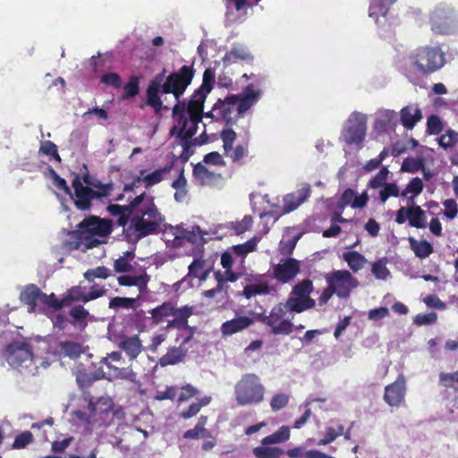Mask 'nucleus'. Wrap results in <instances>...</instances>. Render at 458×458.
Returning a JSON list of instances; mask_svg holds the SVG:
<instances>
[{"label":"nucleus","instance_id":"obj_1","mask_svg":"<svg viewBox=\"0 0 458 458\" xmlns=\"http://www.w3.org/2000/svg\"><path fill=\"white\" fill-rule=\"evenodd\" d=\"M193 64L191 65H182L178 71L171 72L165 77L166 69L164 68L148 83L146 89V105L159 113L162 109H168L163 106L160 94H173L177 103H182L180 98L191 84L195 76ZM182 103H185L184 101ZM185 106V114L189 115L188 127L198 130V124L204 117V109L189 103ZM187 117V115H185Z\"/></svg>","mask_w":458,"mask_h":458},{"label":"nucleus","instance_id":"obj_2","mask_svg":"<svg viewBox=\"0 0 458 458\" xmlns=\"http://www.w3.org/2000/svg\"><path fill=\"white\" fill-rule=\"evenodd\" d=\"M165 219L154 199L149 198L131 217L127 229L123 230L125 237L128 241L138 242L148 235L159 233Z\"/></svg>","mask_w":458,"mask_h":458},{"label":"nucleus","instance_id":"obj_3","mask_svg":"<svg viewBox=\"0 0 458 458\" xmlns=\"http://www.w3.org/2000/svg\"><path fill=\"white\" fill-rule=\"evenodd\" d=\"M257 98L258 91L248 86L241 94L228 95L223 100L219 98L215 103V110H218L216 121L234 124L255 104Z\"/></svg>","mask_w":458,"mask_h":458},{"label":"nucleus","instance_id":"obj_4","mask_svg":"<svg viewBox=\"0 0 458 458\" xmlns=\"http://www.w3.org/2000/svg\"><path fill=\"white\" fill-rule=\"evenodd\" d=\"M173 119L174 124L170 129V135L179 140V144L182 147L181 158L188 160L192 155L191 147L194 146L192 137L196 134L197 130L194 128H187L189 122L185 116L184 103H176L173 107Z\"/></svg>","mask_w":458,"mask_h":458},{"label":"nucleus","instance_id":"obj_5","mask_svg":"<svg viewBox=\"0 0 458 458\" xmlns=\"http://www.w3.org/2000/svg\"><path fill=\"white\" fill-rule=\"evenodd\" d=\"M300 272V263L294 259H287L274 267V277L259 276V295L276 294L278 282L286 284L293 280Z\"/></svg>","mask_w":458,"mask_h":458},{"label":"nucleus","instance_id":"obj_6","mask_svg":"<svg viewBox=\"0 0 458 458\" xmlns=\"http://www.w3.org/2000/svg\"><path fill=\"white\" fill-rule=\"evenodd\" d=\"M411 63L422 72H433L445 64L443 51L437 47L416 49L410 55Z\"/></svg>","mask_w":458,"mask_h":458},{"label":"nucleus","instance_id":"obj_7","mask_svg":"<svg viewBox=\"0 0 458 458\" xmlns=\"http://www.w3.org/2000/svg\"><path fill=\"white\" fill-rule=\"evenodd\" d=\"M367 120L365 114L352 112L344 123L342 139L349 145L360 147L367 134Z\"/></svg>","mask_w":458,"mask_h":458},{"label":"nucleus","instance_id":"obj_8","mask_svg":"<svg viewBox=\"0 0 458 458\" xmlns=\"http://www.w3.org/2000/svg\"><path fill=\"white\" fill-rule=\"evenodd\" d=\"M313 290V284L310 279H305L294 285L286 302L290 311L301 313L306 310L312 309L316 302L310 298Z\"/></svg>","mask_w":458,"mask_h":458},{"label":"nucleus","instance_id":"obj_9","mask_svg":"<svg viewBox=\"0 0 458 458\" xmlns=\"http://www.w3.org/2000/svg\"><path fill=\"white\" fill-rule=\"evenodd\" d=\"M294 311H290L284 303L274 307L267 319V325L275 335H288L293 332V325L291 320L293 318Z\"/></svg>","mask_w":458,"mask_h":458},{"label":"nucleus","instance_id":"obj_10","mask_svg":"<svg viewBox=\"0 0 458 458\" xmlns=\"http://www.w3.org/2000/svg\"><path fill=\"white\" fill-rule=\"evenodd\" d=\"M325 278L339 298L349 297L351 292L359 284L358 280L347 270L334 271L327 274Z\"/></svg>","mask_w":458,"mask_h":458},{"label":"nucleus","instance_id":"obj_11","mask_svg":"<svg viewBox=\"0 0 458 458\" xmlns=\"http://www.w3.org/2000/svg\"><path fill=\"white\" fill-rule=\"evenodd\" d=\"M72 187L74 192H72L70 198L73 200L75 208L81 211L89 210L92 206V200L97 199L94 195V190L89 186H84L81 181V176L77 174L72 181Z\"/></svg>","mask_w":458,"mask_h":458},{"label":"nucleus","instance_id":"obj_12","mask_svg":"<svg viewBox=\"0 0 458 458\" xmlns=\"http://www.w3.org/2000/svg\"><path fill=\"white\" fill-rule=\"evenodd\" d=\"M236 399L240 404H247L257 401L258 377L248 374L235 386Z\"/></svg>","mask_w":458,"mask_h":458},{"label":"nucleus","instance_id":"obj_13","mask_svg":"<svg viewBox=\"0 0 458 458\" xmlns=\"http://www.w3.org/2000/svg\"><path fill=\"white\" fill-rule=\"evenodd\" d=\"M6 360L12 366H20L32 359L31 346L25 341L13 342L6 346Z\"/></svg>","mask_w":458,"mask_h":458},{"label":"nucleus","instance_id":"obj_14","mask_svg":"<svg viewBox=\"0 0 458 458\" xmlns=\"http://www.w3.org/2000/svg\"><path fill=\"white\" fill-rule=\"evenodd\" d=\"M454 21V10L448 6H438L431 13L432 30L437 33H447Z\"/></svg>","mask_w":458,"mask_h":458},{"label":"nucleus","instance_id":"obj_15","mask_svg":"<svg viewBox=\"0 0 458 458\" xmlns=\"http://www.w3.org/2000/svg\"><path fill=\"white\" fill-rule=\"evenodd\" d=\"M406 394V380L403 375H399L396 380L385 387L384 400L393 407L401 405Z\"/></svg>","mask_w":458,"mask_h":458},{"label":"nucleus","instance_id":"obj_16","mask_svg":"<svg viewBox=\"0 0 458 458\" xmlns=\"http://www.w3.org/2000/svg\"><path fill=\"white\" fill-rule=\"evenodd\" d=\"M250 315L236 316L234 318L224 322L220 327L222 335L224 336L232 335L253 326L258 316L254 311H250Z\"/></svg>","mask_w":458,"mask_h":458},{"label":"nucleus","instance_id":"obj_17","mask_svg":"<svg viewBox=\"0 0 458 458\" xmlns=\"http://www.w3.org/2000/svg\"><path fill=\"white\" fill-rule=\"evenodd\" d=\"M79 227L99 237H107L112 232V222L96 216H90L84 218L80 223Z\"/></svg>","mask_w":458,"mask_h":458},{"label":"nucleus","instance_id":"obj_18","mask_svg":"<svg viewBox=\"0 0 458 458\" xmlns=\"http://www.w3.org/2000/svg\"><path fill=\"white\" fill-rule=\"evenodd\" d=\"M310 195V186L308 183L292 193L286 194L283 199V213H290L301 206Z\"/></svg>","mask_w":458,"mask_h":458},{"label":"nucleus","instance_id":"obj_19","mask_svg":"<svg viewBox=\"0 0 458 458\" xmlns=\"http://www.w3.org/2000/svg\"><path fill=\"white\" fill-rule=\"evenodd\" d=\"M398 124V114L390 109H381L376 114L375 129L379 132H389L395 130Z\"/></svg>","mask_w":458,"mask_h":458},{"label":"nucleus","instance_id":"obj_20","mask_svg":"<svg viewBox=\"0 0 458 458\" xmlns=\"http://www.w3.org/2000/svg\"><path fill=\"white\" fill-rule=\"evenodd\" d=\"M194 313V307L190 305H184L179 308L178 311L175 315H174V318L167 321L165 329H178L180 331L184 330L189 327V318Z\"/></svg>","mask_w":458,"mask_h":458},{"label":"nucleus","instance_id":"obj_21","mask_svg":"<svg viewBox=\"0 0 458 458\" xmlns=\"http://www.w3.org/2000/svg\"><path fill=\"white\" fill-rule=\"evenodd\" d=\"M422 117V112L417 104H410L400 111L401 123L407 130H412Z\"/></svg>","mask_w":458,"mask_h":458},{"label":"nucleus","instance_id":"obj_22","mask_svg":"<svg viewBox=\"0 0 458 458\" xmlns=\"http://www.w3.org/2000/svg\"><path fill=\"white\" fill-rule=\"evenodd\" d=\"M43 292L34 284H30L24 287L20 294V300L28 305L30 312L37 310L38 303L41 304Z\"/></svg>","mask_w":458,"mask_h":458},{"label":"nucleus","instance_id":"obj_23","mask_svg":"<svg viewBox=\"0 0 458 458\" xmlns=\"http://www.w3.org/2000/svg\"><path fill=\"white\" fill-rule=\"evenodd\" d=\"M97 236V234H93L79 227L77 231L72 233V238L75 239L74 248L86 250L98 246L101 241H99Z\"/></svg>","mask_w":458,"mask_h":458},{"label":"nucleus","instance_id":"obj_24","mask_svg":"<svg viewBox=\"0 0 458 458\" xmlns=\"http://www.w3.org/2000/svg\"><path fill=\"white\" fill-rule=\"evenodd\" d=\"M178 310L179 308H176L175 303L173 301L163 302L162 304L149 310L152 323L155 325H159L165 322L168 317H173L175 315Z\"/></svg>","mask_w":458,"mask_h":458},{"label":"nucleus","instance_id":"obj_25","mask_svg":"<svg viewBox=\"0 0 458 458\" xmlns=\"http://www.w3.org/2000/svg\"><path fill=\"white\" fill-rule=\"evenodd\" d=\"M119 348L123 350L131 360H135L142 352V344L138 335L124 336L119 343Z\"/></svg>","mask_w":458,"mask_h":458},{"label":"nucleus","instance_id":"obj_26","mask_svg":"<svg viewBox=\"0 0 458 458\" xmlns=\"http://www.w3.org/2000/svg\"><path fill=\"white\" fill-rule=\"evenodd\" d=\"M149 276L144 272L138 276L122 275L117 277V282L121 286H136L140 293L147 290Z\"/></svg>","mask_w":458,"mask_h":458},{"label":"nucleus","instance_id":"obj_27","mask_svg":"<svg viewBox=\"0 0 458 458\" xmlns=\"http://www.w3.org/2000/svg\"><path fill=\"white\" fill-rule=\"evenodd\" d=\"M186 354L187 351L185 348H182V346L171 347L167 350L166 353L159 359L158 364L161 367L177 364L183 360Z\"/></svg>","mask_w":458,"mask_h":458},{"label":"nucleus","instance_id":"obj_28","mask_svg":"<svg viewBox=\"0 0 458 458\" xmlns=\"http://www.w3.org/2000/svg\"><path fill=\"white\" fill-rule=\"evenodd\" d=\"M173 168V164L156 169L152 173L142 175V183L146 189H148L156 184L161 182L166 174H168Z\"/></svg>","mask_w":458,"mask_h":458},{"label":"nucleus","instance_id":"obj_29","mask_svg":"<svg viewBox=\"0 0 458 458\" xmlns=\"http://www.w3.org/2000/svg\"><path fill=\"white\" fill-rule=\"evenodd\" d=\"M58 352L63 356L75 360L83 352V347L82 344L79 343L62 341L58 344Z\"/></svg>","mask_w":458,"mask_h":458},{"label":"nucleus","instance_id":"obj_30","mask_svg":"<svg viewBox=\"0 0 458 458\" xmlns=\"http://www.w3.org/2000/svg\"><path fill=\"white\" fill-rule=\"evenodd\" d=\"M409 224L415 228H425L427 226L426 212L415 203L410 204Z\"/></svg>","mask_w":458,"mask_h":458},{"label":"nucleus","instance_id":"obj_31","mask_svg":"<svg viewBox=\"0 0 458 458\" xmlns=\"http://www.w3.org/2000/svg\"><path fill=\"white\" fill-rule=\"evenodd\" d=\"M423 188L422 180L415 177L406 185V188L401 192V196L407 197L408 204H413L415 198L422 192Z\"/></svg>","mask_w":458,"mask_h":458},{"label":"nucleus","instance_id":"obj_32","mask_svg":"<svg viewBox=\"0 0 458 458\" xmlns=\"http://www.w3.org/2000/svg\"><path fill=\"white\" fill-rule=\"evenodd\" d=\"M206 261L200 259H195L189 266L187 278H199L200 281H205L209 274L208 269H204Z\"/></svg>","mask_w":458,"mask_h":458},{"label":"nucleus","instance_id":"obj_33","mask_svg":"<svg viewBox=\"0 0 458 458\" xmlns=\"http://www.w3.org/2000/svg\"><path fill=\"white\" fill-rule=\"evenodd\" d=\"M395 0H371L369 15L378 22L379 16H385L388 11L389 5Z\"/></svg>","mask_w":458,"mask_h":458},{"label":"nucleus","instance_id":"obj_34","mask_svg":"<svg viewBox=\"0 0 458 458\" xmlns=\"http://www.w3.org/2000/svg\"><path fill=\"white\" fill-rule=\"evenodd\" d=\"M411 249L420 259H426L433 252L432 245L427 241H417L412 237L409 238Z\"/></svg>","mask_w":458,"mask_h":458},{"label":"nucleus","instance_id":"obj_35","mask_svg":"<svg viewBox=\"0 0 458 458\" xmlns=\"http://www.w3.org/2000/svg\"><path fill=\"white\" fill-rule=\"evenodd\" d=\"M172 188L175 190L174 198L176 202H182L187 194V180L184 176L183 170L181 171L178 177L172 182Z\"/></svg>","mask_w":458,"mask_h":458},{"label":"nucleus","instance_id":"obj_36","mask_svg":"<svg viewBox=\"0 0 458 458\" xmlns=\"http://www.w3.org/2000/svg\"><path fill=\"white\" fill-rule=\"evenodd\" d=\"M140 299V295L139 294L136 298H129V297H113L110 299L108 303V308L110 310H117L119 309H134L136 307L137 301Z\"/></svg>","mask_w":458,"mask_h":458},{"label":"nucleus","instance_id":"obj_37","mask_svg":"<svg viewBox=\"0 0 458 458\" xmlns=\"http://www.w3.org/2000/svg\"><path fill=\"white\" fill-rule=\"evenodd\" d=\"M193 176L201 185L209 184L216 179L215 173L209 171L203 164L198 163L193 167Z\"/></svg>","mask_w":458,"mask_h":458},{"label":"nucleus","instance_id":"obj_38","mask_svg":"<svg viewBox=\"0 0 458 458\" xmlns=\"http://www.w3.org/2000/svg\"><path fill=\"white\" fill-rule=\"evenodd\" d=\"M290 437V428L287 426H282L274 434L264 437L261 440L263 445H269L273 444H279L287 441Z\"/></svg>","mask_w":458,"mask_h":458},{"label":"nucleus","instance_id":"obj_39","mask_svg":"<svg viewBox=\"0 0 458 458\" xmlns=\"http://www.w3.org/2000/svg\"><path fill=\"white\" fill-rule=\"evenodd\" d=\"M343 257L353 272L360 270L367 262L365 257L357 251L345 252Z\"/></svg>","mask_w":458,"mask_h":458},{"label":"nucleus","instance_id":"obj_40","mask_svg":"<svg viewBox=\"0 0 458 458\" xmlns=\"http://www.w3.org/2000/svg\"><path fill=\"white\" fill-rule=\"evenodd\" d=\"M84 278L88 282H94L96 278L99 279H106L110 276H112V271L105 267V266H98L95 268L88 269L84 274Z\"/></svg>","mask_w":458,"mask_h":458},{"label":"nucleus","instance_id":"obj_41","mask_svg":"<svg viewBox=\"0 0 458 458\" xmlns=\"http://www.w3.org/2000/svg\"><path fill=\"white\" fill-rule=\"evenodd\" d=\"M65 300L86 303L89 301V293L81 285L72 286L69 289Z\"/></svg>","mask_w":458,"mask_h":458},{"label":"nucleus","instance_id":"obj_42","mask_svg":"<svg viewBox=\"0 0 458 458\" xmlns=\"http://www.w3.org/2000/svg\"><path fill=\"white\" fill-rule=\"evenodd\" d=\"M216 82V71L212 67L206 68L203 72L202 83L197 89L205 93L209 94L214 88Z\"/></svg>","mask_w":458,"mask_h":458},{"label":"nucleus","instance_id":"obj_43","mask_svg":"<svg viewBox=\"0 0 458 458\" xmlns=\"http://www.w3.org/2000/svg\"><path fill=\"white\" fill-rule=\"evenodd\" d=\"M458 143V132L448 129L438 138V144L445 150L453 148Z\"/></svg>","mask_w":458,"mask_h":458},{"label":"nucleus","instance_id":"obj_44","mask_svg":"<svg viewBox=\"0 0 458 458\" xmlns=\"http://www.w3.org/2000/svg\"><path fill=\"white\" fill-rule=\"evenodd\" d=\"M133 253L131 251L124 252L123 256L119 257L114 260V269L116 273H128L132 270V266L129 262V258L132 259Z\"/></svg>","mask_w":458,"mask_h":458},{"label":"nucleus","instance_id":"obj_45","mask_svg":"<svg viewBox=\"0 0 458 458\" xmlns=\"http://www.w3.org/2000/svg\"><path fill=\"white\" fill-rule=\"evenodd\" d=\"M139 83L140 79L138 76H131L129 81L123 86L122 98L127 99L138 95L140 92Z\"/></svg>","mask_w":458,"mask_h":458},{"label":"nucleus","instance_id":"obj_46","mask_svg":"<svg viewBox=\"0 0 458 458\" xmlns=\"http://www.w3.org/2000/svg\"><path fill=\"white\" fill-rule=\"evenodd\" d=\"M253 224L251 216H244L241 221L230 222L228 228L234 231L237 235L244 233L248 231Z\"/></svg>","mask_w":458,"mask_h":458},{"label":"nucleus","instance_id":"obj_47","mask_svg":"<svg viewBox=\"0 0 458 458\" xmlns=\"http://www.w3.org/2000/svg\"><path fill=\"white\" fill-rule=\"evenodd\" d=\"M90 188L94 190L95 197L101 199L111 194L114 190V184L113 182L102 183L101 182L95 180Z\"/></svg>","mask_w":458,"mask_h":458},{"label":"nucleus","instance_id":"obj_48","mask_svg":"<svg viewBox=\"0 0 458 458\" xmlns=\"http://www.w3.org/2000/svg\"><path fill=\"white\" fill-rule=\"evenodd\" d=\"M401 195L399 187L394 182H387L378 191V198L384 204L389 197H398Z\"/></svg>","mask_w":458,"mask_h":458},{"label":"nucleus","instance_id":"obj_49","mask_svg":"<svg viewBox=\"0 0 458 458\" xmlns=\"http://www.w3.org/2000/svg\"><path fill=\"white\" fill-rule=\"evenodd\" d=\"M280 216L281 213L278 211H268L263 214H259V223H263L262 233H267L270 226L276 223Z\"/></svg>","mask_w":458,"mask_h":458},{"label":"nucleus","instance_id":"obj_50","mask_svg":"<svg viewBox=\"0 0 458 458\" xmlns=\"http://www.w3.org/2000/svg\"><path fill=\"white\" fill-rule=\"evenodd\" d=\"M389 171L386 167H383L379 170V172L369 181V187L371 189H378L380 190L383 186H385L387 182V176Z\"/></svg>","mask_w":458,"mask_h":458},{"label":"nucleus","instance_id":"obj_51","mask_svg":"<svg viewBox=\"0 0 458 458\" xmlns=\"http://www.w3.org/2000/svg\"><path fill=\"white\" fill-rule=\"evenodd\" d=\"M221 139L225 154L232 151V147L236 140V132L233 129H225L221 131Z\"/></svg>","mask_w":458,"mask_h":458},{"label":"nucleus","instance_id":"obj_52","mask_svg":"<svg viewBox=\"0 0 458 458\" xmlns=\"http://www.w3.org/2000/svg\"><path fill=\"white\" fill-rule=\"evenodd\" d=\"M439 381L445 388L458 389V371L454 373H440Z\"/></svg>","mask_w":458,"mask_h":458},{"label":"nucleus","instance_id":"obj_53","mask_svg":"<svg viewBox=\"0 0 458 458\" xmlns=\"http://www.w3.org/2000/svg\"><path fill=\"white\" fill-rule=\"evenodd\" d=\"M65 301V299L58 300L55 294L53 293L51 294L43 293L41 304L49 308H53L55 310H59L64 306Z\"/></svg>","mask_w":458,"mask_h":458},{"label":"nucleus","instance_id":"obj_54","mask_svg":"<svg viewBox=\"0 0 458 458\" xmlns=\"http://www.w3.org/2000/svg\"><path fill=\"white\" fill-rule=\"evenodd\" d=\"M121 359H122V354L119 352H113L112 353H110L108 355V357L103 358L101 360V363L105 364L109 369V372H111V370H114L113 376L121 377L123 370L115 366L111 365V363L109 361V360H112L113 361L117 362V361H120Z\"/></svg>","mask_w":458,"mask_h":458},{"label":"nucleus","instance_id":"obj_55","mask_svg":"<svg viewBox=\"0 0 458 458\" xmlns=\"http://www.w3.org/2000/svg\"><path fill=\"white\" fill-rule=\"evenodd\" d=\"M32 441L33 434L30 431H24L15 437L12 446L13 449L25 448Z\"/></svg>","mask_w":458,"mask_h":458},{"label":"nucleus","instance_id":"obj_56","mask_svg":"<svg viewBox=\"0 0 458 458\" xmlns=\"http://www.w3.org/2000/svg\"><path fill=\"white\" fill-rule=\"evenodd\" d=\"M424 161L422 159L406 158L403 162L402 170L409 173H416L423 168Z\"/></svg>","mask_w":458,"mask_h":458},{"label":"nucleus","instance_id":"obj_57","mask_svg":"<svg viewBox=\"0 0 458 458\" xmlns=\"http://www.w3.org/2000/svg\"><path fill=\"white\" fill-rule=\"evenodd\" d=\"M443 130V123L437 115L432 114L427 121V131L430 134L437 135Z\"/></svg>","mask_w":458,"mask_h":458},{"label":"nucleus","instance_id":"obj_58","mask_svg":"<svg viewBox=\"0 0 458 458\" xmlns=\"http://www.w3.org/2000/svg\"><path fill=\"white\" fill-rule=\"evenodd\" d=\"M372 274L380 280H386L390 275V271L386 267V264L383 260L375 262L372 266Z\"/></svg>","mask_w":458,"mask_h":458},{"label":"nucleus","instance_id":"obj_59","mask_svg":"<svg viewBox=\"0 0 458 458\" xmlns=\"http://www.w3.org/2000/svg\"><path fill=\"white\" fill-rule=\"evenodd\" d=\"M100 82L107 86H112L114 89H119L122 86L121 76L116 72H106L100 78Z\"/></svg>","mask_w":458,"mask_h":458},{"label":"nucleus","instance_id":"obj_60","mask_svg":"<svg viewBox=\"0 0 458 458\" xmlns=\"http://www.w3.org/2000/svg\"><path fill=\"white\" fill-rule=\"evenodd\" d=\"M49 172L55 186L58 190L63 191L66 195L72 196V191L68 186L66 181L64 178L60 177L53 168L50 167Z\"/></svg>","mask_w":458,"mask_h":458},{"label":"nucleus","instance_id":"obj_61","mask_svg":"<svg viewBox=\"0 0 458 458\" xmlns=\"http://www.w3.org/2000/svg\"><path fill=\"white\" fill-rule=\"evenodd\" d=\"M289 402V395L284 393L275 394L271 401L270 406L273 411H277L287 405Z\"/></svg>","mask_w":458,"mask_h":458},{"label":"nucleus","instance_id":"obj_62","mask_svg":"<svg viewBox=\"0 0 458 458\" xmlns=\"http://www.w3.org/2000/svg\"><path fill=\"white\" fill-rule=\"evenodd\" d=\"M182 238L193 244H199L203 242V235L201 234L199 226L193 227L191 231L184 230Z\"/></svg>","mask_w":458,"mask_h":458},{"label":"nucleus","instance_id":"obj_63","mask_svg":"<svg viewBox=\"0 0 458 458\" xmlns=\"http://www.w3.org/2000/svg\"><path fill=\"white\" fill-rule=\"evenodd\" d=\"M437 319V315L436 312L420 313L414 318L413 323L418 326H427L434 324Z\"/></svg>","mask_w":458,"mask_h":458},{"label":"nucleus","instance_id":"obj_64","mask_svg":"<svg viewBox=\"0 0 458 458\" xmlns=\"http://www.w3.org/2000/svg\"><path fill=\"white\" fill-rule=\"evenodd\" d=\"M284 453L283 449L277 446H259V458H276Z\"/></svg>","mask_w":458,"mask_h":458}]
</instances>
